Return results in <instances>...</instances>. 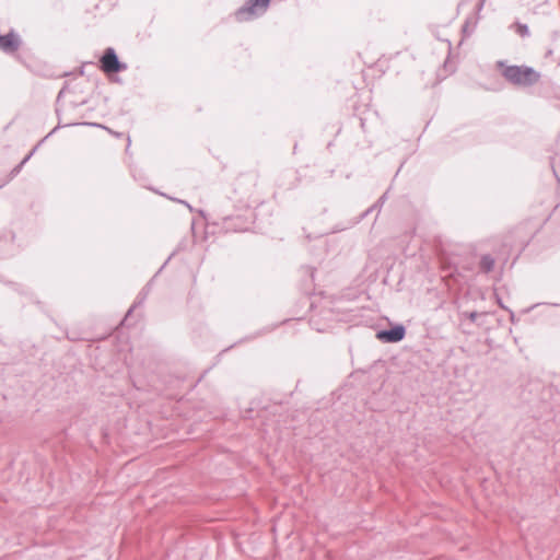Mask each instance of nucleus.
Instances as JSON below:
<instances>
[{"label":"nucleus","mask_w":560,"mask_h":560,"mask_svg":"<svg viewBox=\"0 0 560 560\" xmlns=\"http://www.w3.org/2000/svg\"><path fill=\"white\" fill-rule=\"evenodd\" d=\"M506 80L517 85H532L536 83L540 74L529 67L511 66L506 67L503 71Z\"/></svg>","instance_id":"1"},{"label":"nucleus","mask_w":560,"mask_h":560,"mask_svg":"<svg viewBox=\"0 0 560 560\" xmlns=\"http://www.w3.org/2000/svg\"><path fill=\"white\" fill-rule=\"evenodd\" d=\"M269 4V0H250L248 5L236 12L238 21H246L264 13Z\"/></svg>","instance_id":"2"},{"label":"nucleus","mask_w":560,"mask_h":560,"mask_svg":"<svg viewBox=\"0 0 560 560\" xmlns=\"http://www.w3.org/2000/svg\"><path fill=\"white\" fill-rule=\"evenodd\" d=\"M101 68L105 73H116L124 70L126 66L119 62L113 48H107L101 59Z\"/></svg>","instance_id":"3"},{"label":"nucleus","mask_w":560,"mask_h":560,"mask_svg":"<svg viewBox=\"0 0 560 560\" xmlns=\"http://www.w3.org/2000/svg\"><path fill=\"white\" fill-rule=\"evenodd\" d=\"M405 337V328L398 325L389 330H382L377 332V338L386 342H398Z\"/></svg>","instance_id":"4"},{"label":"nucleus","mask_w":560,"mask_h":560,"mask_svg":"<svg viewBox=\"0 0 560 560\" xmlns=\"http://www.w3.org/2000/svg\"><path fill=\"white\" fill-rule=\"evenodd\" d=\"M18 47L19 39L13 33L0 36V49L4 51H14Z\"/></svg>","instance_id":"5"},{"label":"nucleus","mask_w":560,"mask_h":560,"mask_svg":"<svg viewBox=\"0 0 560 560\" xmlns=\"http://www.w3.org/2000/svg\"><path fill=\"white\" fill-rule=\"evenodd\" d=\"M481 268L485 270V271H490L492 268H493V265H494V260L490 257V256H483L481 258Z\"/></svg>","instance_id":"6"},{"label":"nucleus","mask_w":560,"mask_h":560,"mask_svg":"<svg viewBox=\"0 0 560 560\" xmlns=\"http://www.w3.org/2000/svg\"><path fill=\"white\" fill-rule=\"evenodd\" d=\"M470 320H475L477 318V313L472 312L469 314Z\"/></svg>","instance_id":"7"},{"label":"nucleus","mask_w":560,"mask_h":560,"mask_svg":"<svg viewBox=\"0 0 560 560\" xmlns=\"http://www.w3.org/2000/svg\"><path fill=\"white\" fill-rule=\"evenodd\" d=\"M522 32L526 33L527 32V27L526 26H522Z\"/></svg>","instance_id":"8"}]
</instances>
